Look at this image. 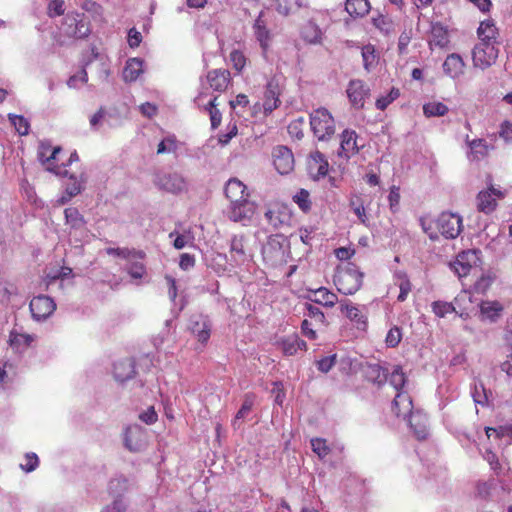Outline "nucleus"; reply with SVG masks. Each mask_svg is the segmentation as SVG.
Returning <instances> with one entry per match:
<instances>
[{
    "instance_id": "nucleus-1",
    "label": "nucleus",
    "mask_w": 512,
    "mask_h": 512,
    "mask_svg": "<svg viewBox=\"0 0 512 512\" xmlns=\"http://www.w3.org/2000/svg\"><path fill=\"white\" fill-rule=\"evenodd\" d=\"M225 196L229 200L227 217L234 222H245L253 217L256 205L249 199L247 187L237 178H231L225 185Z\"/></svg>"
},
{
    "instance_id": "nucleus-2",
    "label": "nucleus",
    "mask_w": 512,
    "mask_h": 512,
    "mask_svg": "<svg viewBox=\"0 0 512 512\" xmlns=\"http://www.w3.org/2000/svg\"><path fill=\"white\" fill-rule=\"evenodd\" d=\"M392 408L398 417L408 418L409 426L417 439L423 440L427 437V416L420 411L413 412L412 399L408 393L396 394Z\"/></svg>"
},
{
    "instance_id": "nucleus-3",
    "label": "nucleus",
    "mask_w": 512,
    "mask_h": 512,
    "mask_svg": "<svg viewBox=\"0 0 512 512\" xmlns=\"http://www.w3.org/2000/svg\"><path fill=\"white\" fill-rule=\"evenodd\" d=\"M310 126L319 141H327L335 133V120L326 108H318L310 114Z\"/></svg>"
},
{
    "instance_id": "nucleus-4",
    "label": "nucleus",
    "mask_w": 512,
    "mask_h": 512,
    "mask_svg": "<svg viewBox=\"0 0 512 512\" xmlns=\"http://www.w3.org/2000/svg\"><path fill=\"white\" fill-rule=\"evenodd\" d=\"M335 284L340 293L344 295H352L356 293L362 286L363 273L352 267L340 271L335 276Z\"/></svg>"
},
{
    "instance_id": "nucleus-5",
    "label": "nucleus",
    "mask_w": 512,
    "mask_h": 512,
    "mask_svg": "<svg viewBox=\"0 0 512 512\" xmlns=\"http://www.w3.org/2000/svg\"><path fill=\"white\" fill-rule=\"evenodd\" d=\"M439 233L446 239L457 238L463 230L462 217L457 213L443 212L435 220Z\"/></svg>"
},
{
    "instance_id": "nucleus-6",
    "label": "nucleus",
    "mask_w": 512,
    "mask_h": 512,
    "mask_svg": "<svg viewBox=\"0 0 512 512\" xmlns=\"http://www.w3.org/2000/svg\"><path fill=\"white\" fill-rule=\"evenodd\" d=\"M498 57V49L494 43L479 41L472 51V59L475 67L482 70L493 65Z\"/></svg>"
},
{
    "instance_id": "nucleus-7",
    "label": "nucleus",
    "mask_w": 512,
    "mask_h": 512,
    "mask_svg": "<svg viewBox=\"0 0 512 512\" xmlns=\"http://www.w3.org/2000/svg\"><path fill=\"white\" fill-rule=\"evenodd\" d=\"M480 254L479 250H467L458 254L451 267L459 278L467 276L471 270L479 266Z\"/></svg>"
},
{
    "instance_id": "nucleus-8",
    "label": "nucleus",
    "mask_w": 512,
    "mask_h": 512,
    "mask_svg": "<svg viewBox=\"0 0 512 512\" xmlns=\"http://www.w3.org/2000/svg\"><path fill=\"white\" fill-rule=\"evenodd\" d=\"M370 87L361 79L350 80L346 94L351 106L354 109L360 110L364 108L365 101L370 97Z\"/></svg>"
},
{
    "instance_id": "nucleus-9",
    "label": "nucleus",
    "mask_w": 512,
    "mask_h": 512,
    "mask_svg": "<svg viewBox=\"0 0 512 512\" xmlns=\"http://www.w3.org/2000/svg\"><path fill=\"white\" fill-rule=\"evenodd\" d=\"M154 184L161 190L180 193L186 189V180L178 172H162L155 176Z\"/></svg>"
},
{
    "instance_id": "nucleus-10",
    "label": "nucleus",
    "mask_w": 512,
    "mask_h": 512,
    "mask_svg": "<svg viewBox=\"0 0 512 512\" xmlns=\"http://www.w3.org/2000/svg\"><path fill=\"white\" fill-rule=\"evenodd\" d=\"M61 151L62 149L59 146L51 147L50 144L41 143L38 150V158L46 166V170L59 176H66L68 171L54 164Z\"/></svg>"
},
{
    "instance_id": "nucleus-11",
    "label": "nucleus",
    "mask_w": 512,
    "mask_h": 512,
    "mask_svg": "<svg viewBox=\"0 0 512 512\" xmlns=\"http://www.w3.org/2000/svg\"><path fill=\"white\" fill-rule=\"evenodd\" d=\"M29 308L33 319L41 321L52 315L56 309V304L51 297L38 295L30 301Z\"/></svg>"
},
{
    "instance_id": "nucleus-12",
    "label": "nucleus",
    "mask_w": 512,
    "mask_h": 512,
    "mask_svg": "<svg viewBox=\"0 0 512 512\" xmlns=\"http://www.w3.org/2000/svg\"><path fill=\"white\" fill-rule=\"evenodd\" d=\"M272 157L274 167L281 175L289 174L294 169V156L288 147H275L272 151Z\"/></svg>"
},
{
    "instance_id": "nucleus-13",
    "label": "nucleus",
    "mask_w": 512,
    "mask_h": 512,
    "mask_svg": "<svg viewBox=\"0 0 512 512\" xmlns=\"http://www.w3.org/2000/svg\"><path fill=\"white\" fill-rule=\"evenodd\" d=\"M125 446L132 452H138L146 445V431L141 426L130 425L125 430Z\"/></svg>"
},
{
    "instance_id": "nucleus-14",
    "label": "nucleus",
    "mask_w": 512,
    "mask_h": 512,
    "mask_svg": "<svg viewBox=\"0 0 512 512\" xmlns=\"http://www.w3.org/2000/svg\"><path fill=\"white\" fill-rule=\"evenodd\" d=\"M341 312L352 322H354L358 328H365L367 324V316L364 310V305H355L350 300H341L340 302Z\"/></svg>"
},
{
    "instance_id": "nucleus-15",
    "label": "nucleus",
    "mask_w": 512,
    "mask_h": 512,
    "mask_svg": "<svg viewBox=\"0 0 512 512\" xmlns=\"http://www.w3.org/2000/svg\"><path fill=\"white\" fill-rule=\"evenodd\" d=\"M281 94V86L277 77L271 78L267 84L264 94L263 109L265 114L271 113L279 104V96Z\"/></svg>"
},
{
    "instance_id": "nucleus-16",
    "label": "nucleus",
    "mask_w": 512,
    "mask_h": 512,
    "mask_svg": "<svg viewBox=\"0 0 512 512\" xmlns=\"http://www.w3.org/2000/svg\"><path fill=\"white\" fill-rule=\"evenodd\" d=\"M189 329L199 342L206 343L210 338L211 322L206 315H193L189 321Z\"/></svg>"
},
{
    "instance_id": "nucleus-17",
    "label": "nucleus",
    "mask_w": 512,
    "mask_h": 512,
    "mask_svg": "<svg viewBox=\"0 0 512 512\" xmlns=\"http://www.w3.org/2000/svg\"><path fill=\"white\" fill-rule=\"evenodd\" d=\"M230 265L237 267L245 264L251 258L244 245L243 236H233L230 241Z\"/></svg>"
},
{
    "instance_id": "nucleus-18",
    "label": "nucleus",
    "mask_w": 512,
    "mask_h": 512,
    "mask_svg": "<svg viewBox=\"0 0 512 512\" xmlns=\"http://www.w3.org/2000/svg\"><path fill=\"white\" fill-rule=\"evenodd\" d=\"M357 138L358 136L354 130L345 129L341 133L340 150L338 155L349 159L351 156L357 154L359 151Z\"/></svg>"
},
{
    "instance_id": "nucleus-19",
    "label": "nucleus",
    "mask_w": 512,
    "mask_h": 512,
    "mask_svg": "<svg viewBox=\"0 0 512 512\" xmlns=\"http://www.w3.org/2000/svg\"><path fill=\"white\" fill-rule=\"evenodd\" d=\"M65 215V224L70 229V234L73 232L80 234H84L87 232L86 224L84 216L79 212V210L75 207H69L64 210Z\"/></svg>"
},
{
    "instance_id": "nucleus-20",
    "label": "nucleus",
    "mask_w": 512,
    "mask_h": 512,
    "mask_svg": "<svg viewBox=\"0 0 512 512\" xmlns=\"http://www.w3.org/2000/svg\"><path fill=\"white\" fill-rule=\"evenodd\" d=\"M34 340V335L18 331L14 328L10 331L8 343L15 353H23L32 345Z\"/></svg>"
},
{
    "instance_id": "nucleus-21",
    "label": "nucleus",
    "mask_w": 512,
    "mask_h": 512,
    "mask_svg": "<svg viewBox=\"0 0 512 512\" xmlns=\"http://www.w3.org/2000/svg\"><path fill=\"white\" fill-rule=\"evenodd\" d=\"M254 35L262 49V56L266 59L272 41V34L267 29L266 24L262 19L261 15L255 20Z\"/></svg>"
},
{
    "instance_id": "nucleus-22",
    "label": "nucleus",
    "mask_w": 512,
    "mask_h": 512,
    "mask_svg": "<svg viewBox=\"0 0 512 512\" xmlns=\"http://www.w3.org/2000/svg\"><path fill=\"white\" fill-rule=\"evenodd\" d=\"M65 25L67 26V28L65 29V33L68 36L82 39L87 37L90 33L89 24L83 19H78L76 17H67L65 19Z\"/></svg>"
},
{
    "instance_id": "nucleus-23",
    "label": "nucleus",
    "mask_w": 512,
    "mask_h": 512,
    "mask_svg": "<svg viewBox=\"0 0 512 512\" xmlns=\"http://www.w3.org/2000/svg\"><path fill=\"white\" fill-rule=\"evenodd\" d=\"M265 218L273 228L278 229L284 225H288L290 213L284 207L275 206L265 212Z\"/></svg>"
},
{
    "instance_id": "nucleus-24",
    "label": "nucleus",
    "mask_w": 512,
    "mask_h": 512,
    "mask_svg": "<svg viewBox=\"0 0 512 512\" xmlns=\"http://www.w3.org/2000/svg\"><path fill=\"white\" fill-rule=\"evenodd\" d=\"M428 43H429L430 48L446 47L449 43V36H448L447 28L439 22L432 23L431 29H430V38H429Z\"/></svg>"
},
{
    "instance_id": "nucleus-25",
    "label": "nucleus",
    "mask_w": 512,
    "mask_h": 512,
    "mask_svg": "<svg viewBox=\"0 0 512 512\" xmlns=\"http://www.w3.org/2000/svg\"><path fill=\"white\" fill-rule=\"evenodd\" d=\"M465 63L459 54L452 53L447 56L443 63V70L446 75L456 79L463 75Z\"/></svg>"
},
{
    "instance_id": "nucleus-26",
    "label": "nucleus",
    "mask_w": 512,
    "mask_h": 512,
    "mask_svg": "<svg viewBox=\"0 0 512 512\" xmlns=\"http://www.w3.org/2000/svg\"><path fill=\"white\" fill-rule=\"evenodd\" d=\"M500 190L490 188L488 191H481L478 194V209L486 214L492 212L496 207L495 197H502Z\"/></svg>"
},
{
    "instance_id": "nucleus-27",
    "label": "nucleus",
    "mask_w": 512,
    "mask_h": 512,
    "mask_svg": "<svg viewBox=\"0 0 512 512\" xmlns=\"http://www.w3.org/2000/svg\"><path fill=\"white\" fill-rule=\"evenodd\" d=\"M135 375V362L130 358L122 359L114 364V377L118 382H124Z\"/></svg>"
},
{
    "instance_id": "nucleus-28",
    "label": "nucleus",
    "mask_w": 512,
    "mask_h": 512,
    "mask_svg": "<svg viewBox=\"0 0 512 512\" xmlns=\"http://www.w3.org/2000/svg\"><path fill=\"white\" fill-rule=\"evenodd\" d=\"M229 76L227 70L215 69L208 73L207 80L213 90L222 92L228 86Z\"/></svg>"
},
{
    "instance_id": "nucleus-29",
    "label": "nucleus",
    "mask_w": 512,
    "mask_h": 512,
    "mask_svg": "<svg viewBox=\"0 0 512 512\" xmlns=\"http://www.w3.org/2000/svg\"><path fill=\"white\" fill-rule=\"evenodd\" d=\"M309 172L315 177H324L328 172V162L320 152L311 154L308 163Z\"/></svg>"
},
{
    "instance_id": "nucleus-30",
    "label": "nucleus",
    "mask_w": 512,
    "mask_h": 512,
    "mask_svg": "<svg viewBox=\"0 0 512 512\" xmlns=\"http://www.w3.org/2000/svg\"><path fill=\"white\" fill-rule=\"evenodd\" d=\"M312 294L313 296H309V299L325 307H333L339 302L337 295L325 287L312 291Z\"/></svg>"
},
{
    "instance_id": "nucleus-31",
    "label": "nucleus",
    "mask_w": 512,
    "mask_h": 512,
    "mask_svg": "<svg viewBox=\"0 0 512 512\" xmlns=\"http://www.w3.org/2000/svg\"><path fill=\"white\" fill-rule=\"evenodd\" d=\"M254 405V395L246 394L244 396L243 403L232 420V427L234 430H238L242 427L243 420L250 414Z\"/></svg>"
},
{
    "instance_id": "nucleus-32",
    "label": "nucleus",
    "mask_w": 512,
    "mask_h": 512,
    "mask_svg": "<svg viewBox=\"0 0 512 512\" xmlns=\"http://www.w3.org/2000/svg\"><path fill=\"white\" fill-rule=\"evenodd\" d=\"M503 311V306L498 301H482L480 304L481 316L491 322L496 321Z\"/></svg>"
},
{
    "instance_id": "nucleus-33",
    "label": "nucleus",
    "mask_w": 512,
    "mask_h": 512,
    "mask_svg": "<svg viewBox=\"0 0 512 512\" xmlns=\"http://www.w3.org/2000/svg\"><path fill=\"white\" fill-rule=\"evenodd\" d=\"M143 72V62L139 58H131L126 62L123 70V79L125 82H133Z\"/></svg>"
},
{
    "instance_id": "nucleus-34",
    "label": "nucleus",
    "mask_w": 512,
    "mask_h": 512,
    "mask_svg": "<svg viewBox=\"0 0 512 512\" xmlns=\"http://www.w3.org/2000/svg\"><path fill=\"white\" fill-rule=\"evenodd\" d=\"M488 438L495 437L500 440V445L508 446L512 443V425L499 426L498 428H486Z\"/></svg>"
},
{
    "instance_id": "nucleus-35",
    "label": "nucleus",
    "mask_w": 512,
    "mask_h": 512,
    "mask_svg": "<svg viewBox=\"0 0 512 512\" xmlns=\"http://www.w3.org/2000/svg\"><path fill=\"white\" fill-rule=\"evenodd\" d=\"M477 33L480 41L495 44L497 28L492 20L482 21L478 27Z\"/></svg>"
},
{
    "instance_id": "nucleus-36",
    "label": "nucleus",
    "mask_w": 512,
    "mask_h": 512,
    "mask_svg": "<svg viewBox=\"0 0 512 512\" xmlns=\"http://www.w3.org/2000/svg\"><path fill=\"white\" fill-rule=\"evenodd\" d=\"M303 39L311 44L319 43L322 38V30L318 27L314 20H309L301 31Z\"/></svg>"
},
{
    "instance_id": "nucleus-37",
    "label": "nucleus",
    "mask_w": 512,
    "mask_h": 512,
    "mask_svg": "<svg viewBox=\"0 0 512 512\" xmlns=\"http://www.w3.org/2000/svg\"><path fill=\"white\" fill-rule=\"evenodd\" d=\"M366 377L373 383L382 384L387 380L388 372L380 364H369L365 371Z\"/></svg>"
},
{
    "instance_id": "nucleus-38",
    "label": "nucleus",
    "mask_w": 512,
    "mask_h": 512,
    "mask_svg": "<svg viewBox=\"0 0 512 512\" xmlns=\"http://www.w3.org/2000/svg\"><path fill=\"white\" fill-rule=\"evenodd\" d=\"M346 11L354 17H362L368 13L370 4L368 0H347Z\"/></svg>"
},
{
    "instance_id": "nucleus-39",
    "label": "nucleus",
    "mask_w": 512,
    "mask_h": 512,
    "mask_svg": "<svg viewBox=\"0 0 512 512\" xmlns=\"http://www.w3.org/2000/svg\"><path fill=\"white\" fill-rule=\"evenodd\" d=\"M363 66L367 72H370L378 64V56L375 47L371 44L365 45L362 48Z\"/></svg>"
},
{
    "instance_id": "nucleus-40",
    "label": "nucleus",
    "mask_w": 512,
    "mask_h": 512,
    "mask_svg": "<svg viewBox=\"0 0 512 512\" xmlns=\"http://www.w3.org/2000/svg\"><path fill=\"white\" fill-rule=\"evenodd\" d=\"M466 142L470 148V152L473 156V159H480L485 157L488 154L489 147L484 139H466Z\"/></svg>"
},
{
    "instance_id": "nucleus-41",
    "label": "nucleus",
    "mask_w": 512,
    "mask_h": 512,
    "mask_svg": "<svg viewBox=\"0 0 512 512\" xmlns=\"http://www.w3.org/2000/svg\"><path fill=\"white\" fill-rule=\"evenodd\" d=\"M179 148V141L174 134L165 136L158 144L157 154L176 153Z\"/></svg>"
},
{
    "instance_id": "nucleus-42",
    "label": "nucleus",
    "mask_w": 512,
    "mask_h": 512,
    "mask_svg": "<svg viewBox=\"0 0 512 512\" xmlns=\"http://www.w3.org/2000/svg\"><path fill=\"white\" fill-rule=\"evenodd\" d=\"M373 25L384 35H389L395 30L392 19L387 15L379 14L372 18Z\"/></svg>"
},
{
    "instance_id": "nucleus-43",
    "label": "nucleus",
    "mask_w": 512,
    "mask_h": 512,
    "mask_svg": "<svg viewBox=\"0 0 512 512\" xmlns=\"http://www.w3.org/2000/svg\"><path fill=\"white\" fill-rule=\"evenodd\" d=\"M448 107L442 102H428L423 105V113L426 117H440L448 112Z\"/></svg>"
},
{
    "instance_id": "nucleus-44",
    "label": "nucleus",
    "mask_w": 512,
    "mask_h": 512,
    "mask_svg": "<svg viewBox=\"0 0 512 512\" xmlns=\"http://www.w3.org/2000/svg\"><path fill=\"white\" fill-rule=\"evenodd\" d=\"M66 176H69V182L66 184L65 193L69 195V197H74L81 193L85 182L83 174L80 175V178L76 177L74 174H67Z\"/></svg>"
},
{
    "instance_id": "nucleus-45",
    "label": "nucleus",
    "mask_w": 512,
    "mask_h": 512,
    "mask_svg": "<svg viewBox=\"0 0 512 512\" xmlns=\"http://www.w3.org/2000/svg\"><path fill=\"white\" fill-rule=\"evenodd\" d=\"M107 254L115 255L121 257L123 259L133 260V259H143L145 257V253L142 251L130 250L128 248H107Z\"/></svg>"
},
{
    "instance_id": "nucleus-46",
    "label": "nucleus",
    "mask_w": 512,
    "mask_h": 512,
    "mask_svg": "<svg viewBox=\"0 0 512 512\" xmlns=\"http://www.w3.org/2000/svg\"><path fill=\"white\" fill-rule=\"evenodd\" d=\"M108 489L114 498L123 497V493L128 489V481L122 476L113 478L109 482Z\"/></svg>"
},
{
    "instance_id": "nucleus-47",
    "label": "nucleus",
    "mask_w": 512,
    "mask_h": 512,
    "mask_svg": "<svg viewBox=\"0 0 512 512\" xmlns=\"http://www.w3.org/2000/svg\"><path fill=\"white\" fill-rule=\"evenodd\" d=\"M387 379H389V383L394 387V389L398 393H401V388L404 386L406 382V378L404 372L400 366H395L390 374H388Z\"/></svg>"
},
{
    "instance_id": "nucleus-48",
    "label": "nucleus",
    "mask_w": 512,
    "mask_h": 512,
    "mask_svg": "<svg viewBox=\"0 0 512 512\" xmlns=\"http://www.w3.org/2000/svg\"><path fill=\"white\" fill-rule=\"evenodd\" d=\"M8 118L11 124L14 126V128L20 135L24 136L29 133L30 124L25 117H23L22 115L9 114Z\"/></svg>"
},
{
    "instance_id": "nucleus-49",
    "label": "nucleus",
    "mask_w": 512,
    "mask_h": 512,
    "mask_svg": "<svg viewBox=\"0 0 512 512\" xmlns=\"http://www.w3.org/2000/svg\"><path fill=\"white\" fill-rule=\"evenodd\" d=\"M276 10L283 14L288 15L295 12L300 6V0H275Z\"/></svg>"
},
{
    "instance_id": "nucleus-50",
    "label": "nucleus",
    "mask_w": 512,
    "mask_h": 512,
    "mask_svg": "<svg viewBox=\"0 0 512 512\" xmlns=\"http://www.w3.org/2000/svg\"><path fill=\"white\" fill-rule=\"evenodd\" d=\"M216 100H217V97L215 96L212 99H210L208 101L207 105L205 106V109L209 112L211 126L213 129L217 128L221 122V113L216 108V106H217Z\"/></svg>"
},
{
    "instance_id": "nucleus-51",
    "label": "nucleus",
    "mask_w": 512,
    "mask_h": 512,
    "mask_svg": "<svg viewBox=\"0 0 512 512\" xmlns=\"http://www.w3.org/2000/svg\"><path fill=\"white\" fill-rule=\"evenodd\" d=\"M293 200L303 212L310 211L311 201L310 194L307 190L301 189L293 196Z\"/></svg>"
},
{
    "instance_id": "nucleus-52",
    "label": "nucleus",
    "mask_w": 512,
    "mask_h": 512,
    "mask_svg": "<svg viewBox=\"0 0 512 512\" xmlns=\"http://www.w3.org/2000/svg\"><path fill=\"white\" fill-rule=\"evenodd\" d=\"M400 96V91L397 88H392L390 92L381 96L376 100L375 106L379 110H385L389 104L396 100Z\"/></svg>"
},
{
    "instance_id": "nucleus-53",
    "label": "nucleus",
    "mask_w": 512,
    "mask_h": 512,
    "mask_svg": "<svg viewBox=\"0 0 512 512\" xmlns=\"http://www.w3.org/2000/svg\"><path fill=\"white\" fill-rule=\"evenodd\" d=\"M311 447L313 452L321 459H324L330 453V448L327 445L326 440L323 438L311 439Z\"/></svg>"
},
{
    "instance_id": "nucleus-54",
    "label": "nucleus",
    "mask_w": 512,
    "mask_h": 512,
    "mask_svg": "<svg viewBox=\"0 0 512 512\" xmlns=\"http://www.w3.org/2000/svg\"><path fill=\"white\" fill-rule=\"evenodd\" d=\"M432 311L438 317H445L447 314L455 312V307L452 303L445 301H434L432 303Z\"/></svg>"
},
{
    "instance_id": "nucleus-55",
    "label": "nucleus",
    "mask_w": 512,
    "mask_h": 512,
    "mask_svg": "<svg viewBox=\"0 0 512 512\" xmlns=\"http://www.w3.org/2000/svg\"><path fill=\"white\" fill-rule=\"evenodd\" d=\"M420 225L423 231L428 235V237L435 241L439 238V231L436 228L435 222L427 218L420 219Z\"/></svg>"
},
{
    "instance_id": "nucleus-56",
    "label": "nucleus",
    "mask_w": 512,
    "mask_h": 512,
    "mask_svg": "<svg viewBox=\"0 0 512 512\" xmlns=\"http://www.w3.org/2000/svg\"><path fill=\"white\" fill-rule=\"evenodd\" d=\"M128 502L124 497L114 498L111 504L106 505L101 512H125Z\"/></svg>"
},
{
    "instance_id": "nucleus-57",
    "label": "nucleus",
    "mask_w": 512,
    "mask_h": 512,
    "mask_svg": "<svg viewBox=\"0 0 512 512\" xmlns=\"http://www.w3.org/2000/svg\"><path fill=\"white\" fill-rule=\"evenodd\" d=\"M129 261L130 263L126 268L128 274L134 279H141L146 272L144 264L139 261Z\"/></svg>"
},
{
    "instance_id": "nucleus-58",
    "label": "nucleus",
    "mask_w": 512,
    "mask_h": 512,
    "mask_svg": "<svg viewBox=\"0 0 512 512\" xmlns=\"http://www.w3.org/2000/svg\"><path fill=\"white\" fill-rule=\"evenodd\" d=\"M401 339V329L397 326H394L388 331L385 342L388 347L394 348L400 343Z\"/></svg>"
},
{
    "instance_id": "nucleus-59",
    "label": "nucleus",
    "mask_w": 512,
    "mask_h": 512,
    "mask_svg": "<svg viewBox=\"0 0 512 512\" xmlns=\"http://www.w3.org/2000/svg\"><path fill=\"white\" fill-rule=\"evenodd\" d=\"M411 38H412V30H404L400 36H399V39H398V45H397V48H398V53L400 55H405L407 54V48H408V45L411 41Z\"/></svg>"
},
{
    "instance_id": "nucleus-60",
    "label": "nucleus",
    "mask_w": 512,
    "mask_h": 512,
    "mask_svg": "<svg viewBox=\"0 0 512 512\" xmlns=\"http://www.w3.org/2000/svg\"><path fill=\"white\" fill-rule=\"evenodd\" d=\"M230 61L232 62L233 68L238 72H241L246 65V57L239 50H233L230 53Z\"/></svg>"
},
{
    "instance_id": "nucleus-61",
    "label": "nucleus",
    "mask_w": 512,
    "mask_h": 512,
    "mask_svg": "<svg viewBox=\"0 0 512 512\" xmlns=\"http://www.w3.org/2000/svg\"><path fill=\"white\" fill-rule=\"evenodd\" d=\"M306 311V315L313 319L317 324L323 325L325 323V315L317 306L307 304Z\"/></svg>"
},
{
    "instance_id": "nucleus-62",
    "label": "nucleus",
    "mask_w": 512,
    "mask_h": 512,
    "mask_svg": "<svg viewBox=\"0 0 512 512\" xmlns=\"http://www.w3.org/2000/svg\"><path fill=\"white\" fill-rule=\"evenodd\" d=\"M24 460L25 463H21L20 468L25 472H32L38 467L39 459L35 453H27Z\"/></svg>"
},
{
    "instance_id": "nucleus-63",
    "label": "nucleus",
    "mask_w": 512,
    "mask_h": 512,
    "mask_svg": "<svg viewBox=\"0 0 512 512\" xmlns=\"http://www.w3.org/2000/svg\"><path fill=\"white\" fill-rule=\"evenodd\" d=\"M87 80H88L87 72L85 71V69H82L77 74L72 75L68 79L67 85L70 88H78L80 85L86 83Z\"/></svg>"
},
{
    "instance_id": "nucleus-64",
    "label": "nucleus",
    "mask_w": 512,
    "mask_h": 512,
    "mask_svg": "<svg viewBox=\"0 0 512 512\" xmlns=\"http://www.w3.org/2000/svg\"><path fill=\"white\" fill-rule=\"evenodd\" d=\"M494 278L491 275H482L474 285L475 291L477 293H485L491 284L493 283Z\"/></svg>"
}]
</instances>
